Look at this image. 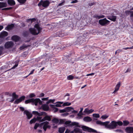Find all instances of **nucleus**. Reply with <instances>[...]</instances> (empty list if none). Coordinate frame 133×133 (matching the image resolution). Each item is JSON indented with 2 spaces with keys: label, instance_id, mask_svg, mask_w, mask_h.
I'll return each mask as SVG.
<instances>
[{
  "label": "nucleus",
  "instance_id": "nucleus-1",
  "mask_svg": "<svg viewBox=\"0 0 133 133\" xmlns=\"http://www.w3.org/2000/svg\"><path fill=\"white\" fill-rule=\"evenodd\" d=\"M110 122L108 121L103 122L100 121H97L96 122L97 124L104 126L105 128L110 129H115L117 127L116 122L112 121L109 124H108Z\"/></svg>",
  "mask_w": 133,
  "mask_h": 133
},
{
  "label": "nucleus",
  "instance_id": "nucleus-2",
  "mask_svg": "<svg viewBox=\"0 0 133 133\" xmlns=\"http://www.w3.org/2000/svg\"><path fill=\"white\" fill-rule=\"evenodd\" d=\"M41 29L38 24H36L34 28H30L29 29V31L32 34L37 35L40 32Z\"/></svg>",
  "mask_w": 133,
  "mask_h": 133
},
{
  "label": "nucleus",
  "instance_id": "nucleus-3",
  "mask_svg": "<svg viewBox=\"0 0 133 133\" xmlns=\"http://www.w3.org/2000/svg\"><path fill=\"white\" fill-rule=\"evenodd\" d=\"M30 102H32L36 106L37 105L38 103L39 105H42V102L41 101L39 98H36L34 99L33 98L29 99L26 100L25 103L27 104Z\"/></svg>",
  "mask_w": 133,
  "mask_h": 133
},
{
  "label": "nucleus",
  "instance_id": "nucleus-4",
  "mask_svg": "<svg viewBox=\"0 0 133 133\" xmlns=\"http://www.w3.org/2000/svg\"><path fill=\"white\" fill-rule=\"evenodd\" d=\"M50 3V2L48 0H41L40 2L38 4V5L39 6H42L43 7L46 8L49 6Z\"/></svg>",
  "mask_w": 133,
  "mask_h": 133
},
{
  "label": "nucleus",
  "instance_id": "nucleus-5",
  "mask_svg": "<svg viewBox=\"0 0 133 133\" xmlns=\"http://www.w3.org/2000/svg\"><path fill=\"white\" fill-rule=\"evenodd\" d=\"M37 118L38 120L39 121V122H43L45 121H50L51 120L50 117L48 115H46L43 118H42L41 116H37Z\"/></svg>",
  "mask_w": 133,
  "mask_h": 133
},
{
  "label": "nucleus",
  "instance_id": "nucleus-6",
  "mask_svg": "<svg viewBox=\"0 0 133 133\" xmlns=\"http://www.w3.org/2000/svg\"><path fill=\"white\" fill-rule=\"evenodd\" d=\"M110 22V21L107 19L106 18L101 19L99 21V23L102 26L107 25Z\"/></svg>",
  "mask_w": 133,
  "mask_h": 133
},
{
  "label": "nucleus",
  "instance_id": "nucleus-7",
  "mask_svg": "<svg viewBox=\"0 0 133 133\" xmlns=\"http://www.w3.org/2000/svg\"><path fill=\"white\" fill-rule=\"evenodd\" d=\"M64 124L68 125L69 126H73L76 125V127H80V126L78 125L79 123L76 122H71L70 121H67L65 122L64 123Z\"/></svg>",
  "mask_w": 133,
  "mask_h": 133
},
{
  "label": "nucleus",
  "instance_id": "nucleus-8",
  "mask_svg": "<svg viewBox=\"0 0 133 133\" xmlns=\"http://www.w3.org/2000/svg\"><path fill=\"white\" fill-rule=\"evenodd\" d=\"M83 130L85 131H87L90 132H95L96 131L91 128H89L85 126H83L82 127Z\"/></svg>",
  "mask_w": 133,
  "mask_h": 133
},
{
  "label": "nucleus",
  "instance_id": "nucleus-9",
  "mask_svg": "<svg viewBox=\"0 0 133 133\" xmlns=\"http://www.w3.org/2000/svg\"><path fill=\"white\" fill-rule=\"evenodd\" d=\"M14 45V43L12 41H9L6 43L5 44V48H12Z\"/></svg>",
  "mask_w": 133,
  "mask_h": 133
},
{
  "label": "nucleus",
  "instance_id": "nucleus-10",
  "mask_svg": "<svg viewBox=\"0 0 133 133\" xmlns=\"http://www.w3.org/2000/svg\"><path fill=\"white\" fill-rule=\"evenodd\" d=\"M24 114L26 115L27 116V118L28 119L31 118L32 116V114L27 110H25L24 111Z\"/></svg>",
  "mask_w": 133,
  "mask_h": 133
},
{
  "label": "nucleus",
  "instance_id": "nucleus-11",
  "mask_svg": "<svg viewBox=\"0 0 133 133\" xmlns=\"http://www.w3.org/2000/svg\"><path fill=\"white\" fill-rule=\"evenodd\" d=\"M43 128L45 131H46V129L48 128H50V126L48 125L49 123L47 121H45L43 122Z\"/></svg>",
  "mask_w": 133,
  "mask_h": 133
},
{
  "label": "nucleus",
  "instance_id": "nucleus-12",
  "mask_svg": "<svg viewBox=\"0 0 133 133\" xmlns=\"http://www.w3.org/2000/svg\"><path fill=\"white\" fill-rule=\"evenodd\" d=\"M32 113L35 115H38V116H41L44 115H46V113L44 112H41L40 113H39L37 111H32Z\"/></svg>",
  "mask_w": 133,
  "mask_h": 133
},
{
  "label": "nucleus",
  "instance_id": "nucleus-13",
  "mask_svg": "<svg viewBox=\"0 0 133 133\" xmlns=\"http://www.w3.org/2000/svg\"><path fill=\"white\" fill-rule=\"evenodd\" d=\"M125 131L127 133H133V127H128L125 129Z\"/></svg>",
  "mask_w": 133,
  "mask_h": 133
},
{
  "label": "nucleus",
  "instance_id": "nucleus-14",
  "mask_svg": "<svg viewBox=\"0 0 133 133\" xmlns=\"http://www.w3.org/2000/svg\"><path fill=\"white\" fill-rule=\"evenodd\" d=\"M25 98L24 96H22L20 98L16 99L14 102V103L15 104H17L21 102L22 101L24 100Z\"/></svg>",
  "mask_w": 133,
  "mask_h": 133
},
{
  "label": "nucleus",
  "instance_id": "nucleus-15",
  "mask_svg": "<svg viewBox=\"0 0 133 133\" xmlns=\"http://www.w3.org/2000/svg\"><path fill=\"white\" fill-rule=\"evenodd\" d=\"M8 33L5 31H3L1 33L0 35V37L3 38L8 36Z\"/></svg>",
  "mask_w": 133,
  "mask_h": 133
},
{
  "label": "nucleus",
  "instance_id": "nucleus-16",
  "mask_svg": "<svg viewBox=\"0 0 133 133\" xmlns=\"http://www.w3.org/2000/svg\"><path fill=\"white\" fill-rule=\"evenodd\" d=\"M42 107L44 111H46L48 110L49 107L48 104H43L42 105Z\"/></svg>",
  "mask_w": 133,
  "mask_h": 133
},
{
  "label": "nucleus",
  "instance_id": "nucleus-17",
  "mask_svg": "<svg viewBox=\"0 0 133 133\" xmlns=\"http://www.w3.org/2000/svg\"><path fill=\"white\" fill-rule=\"evenodd\" d=\"M83 120L85 122H88L91 121L92 119L91 118L89 117L86 116L83 118Z\"/></svg>",
  "mask_w": 133,
  "mask_h": 133
},
{
  "label": "nucleus",
  "instance_id": "nucleus-18",
  "mask_svg": "<svg viewBox=\"0 0 133 133\" xmlns=\"http://www.w3.org/2000/svg\"><path fill=\"white\" fill-rule=\"evenodd\" d=\"M120 82H119L116 85L115 88V90L113 92V93H115L116 92H117L120 86Z\"/></svg>",
  "mask_w": 133,
  "mask_h": 133
},
{
  "label": "nucleus",
  "instance_id": "nucleus-19",
  "mask_svg": "<svg viewBox=\"0 0 133 133\" xmlns=\"http://www.w3.org/2000/svg\"><path fill=\"white\" fill-rule=\"evenodd\" d=\"M107 17L108 19L114 22L116 21V17L115 16H108Z\"/></svg>",
  "mask_w": 133,
  "mask_h": 133
},
{
  "label": "nucleus",
  "instance_id": "nucleus-20",
  "mask_svg": "<svg viewBox=\"0 0 133 133\" xmlns=\"http://www.w3.org/2000/svg\"><path fill=\"white\" fill-rule=\"evenodd\" d=\"M8 3L10 6H13L15 4V2L14 0H8Z\"/></svg>",
  "mask_w": 133,
  "mask_h": 133
},
{
  "label": "nucleus",
  "instance_id": "nucleus-21",
  "mask_svg": "<svg viewBox=\"0 0 133 133\" xmlns=\"http://www.w3.org/2000/svg\"><path fill=\"white\" fill-rule=\"evenodd\" d=\"M14 27V25L13 24L8 25L5 28V29L7 30H10L12 29Z\"/></svg>",
  "mask_w": 133,
  "mask_h": 133
},
{
  "label": "nucleus",
  "instance_id": "nucleus-22",
  "mask_svg": "<svg viewBox=\"0 0 133 133\" xmlns=\"http://www.w3.org/2000/svg\"><path fill=\"white\" fill-rule=\"evenodd\" d=\"M19 38L18 36L16 35L13 36L11 37L12 39L15 42H17L19 40Z\"/></svg>",
  "mask_w": 133,
  "mask_h": 133
},
{
  "label": "nucleus",
  "instance_id": "nucleus-23",
  "mask_svg": "<svg viewBox=\"0 0 133 133\" xmlns=\"http://www.w3.org/2000/svg\"><path fill=\"white\" fill-rule=\"evenodd\" d=\"M50 106L52 108H53V110L54 112H57L58 111V108H56L55 105L52 104H50Z\"/></svg>",
  "mask_w": 133,
  "mask_h": 133
},
{
  "label": "nucleus",
  "instance_id": "nucleus-24",
  "mask_svg": "<svg viewBox=\"0 0 133 133\" xmlns=\"http://www.w3.org/2000/svg\"><path fill=\"white\" fill-rule=\"evenodd\" d=\"M70 94H69L67 93L66 95L64 96V99L65 101H69L70 100Z\"/></svg>",
  "mask_w": 133,
  "mask_h": 133
},
{
  "label": "nucleus",
  "instance_id": "nucleus-25",
  "mask_svg": "<svg viewBox=\"0 0 133 133\" xmlns=\"http://www.w3.org/2000/svg\"><path fill=\"white\" fill-rule=\"evenodd\" d=\"M65 130L64 127H60L59 128L58 132L60 133H63L64 132Z\"/></svg>",
  "mask_w": 133,
  "mask_h": 133
},
{
  "label": "nucleus",
  "instance_id": "nucleus-26",
  "mask_svg": "<svg viewBox=\"0 0 133 133\" xmlns=\"http://www.w3.org/2000/svg\"><path fill=\"white\" fill-rule=\"evenodd\" d=\"M7 6V4L5 3L0 2V8L6 7Z\"/></svg>",
  "mask_w": 133,
  "mask_h": 133
},
{
  "label": "nucleus",
  "instance_id": "nucleus-27",
  "mask_svg": "<svg viewBox=\"0 0 133 133\" xmlns=\"http://www.w3.org/2000/svg\"><path fill=\"white\" fill-rule=\"evenodd\" d=\"M36 121L39 122V121L37 119V117L36 118H34L33 119H31L30 121V124H32L33 123H35Z\"/></svg>",
  "mask_w": 133,
  "mask_h": 133
},
{
  "label": "nucleus",
  "instance_id": "nucleus-28",
  "mask_svg": "<svg viewBox=\"0 0 133 133\" xmlns=\"http://www.w3.org/2000/svg\"><path fill=\"white\" fill-rule=\"evenodd\" d=\"M63 103L62 102H57V104H56L55 107H60L61 106V105Z\"/></svg>",
  "mask_w": 133,
  "mask_h": 133
},
{
  "label": "nucleus",
  "instance_id": "nucleus-29",
  "mask_svg": "<svg viewBox=\"0 0 133 133\" xmlns=\"http://www.w3.org/2000/svg\"><path fill=\"white\" fill-rule=\"evenodd\" d=\"M73 131H74V132H75L76 133H78L80 132L81 131V130L79 128L75 127Z\"/></svg>",
  "mask_w": 133,
  "mask_h": 133
},
{
  "label": "nucleus",
  "instance_id": "nucleus-30",
  "mask_svg": "<svg viewBox=\"0 0 133 133\" xmlns=\"http://www.w3.org/2000/svg\"><path fill=\"white\" fill-rule=\"evenodd\" d=\"M52 121L53 122L56 124H58L59 122V120L58 119L56 118H54L52 120Z\"/></svg>",
  "mask_w": 133,
  "mask_h": 133
},
{
  "label": "nucleus",
  "instance_id": "nucleus-31",
  "mask_svg": "<svg viewBox=\"0 0 133 133\" xmlns=\"http://www.w3.org/2000/svg\"><path fill=\"white\" fill-rule=\"evenodd\" d=\"M105 16L103 15H101L99 16L98 15H95V17L97 19H100V18H103L105 17Z\"/></svg>",
  "mask_w": 133,
  "mask_h": 133
},
{
  "label": "nucleus",
  "instance_id": "nucleus-32",
  "mask_svg": "<svg viewBox=\"0 0 133 133\" xmlns=\"http://www.w3.org/2000/svg\"><path fill=\"white\" fill-rule=\"evenodd\" d=\"M66 111L69 112L71 111V110H73L74 108L71 107H68L65 108Z\"/></svg>",
  "mask_w": 133,
  "mask_h": 133
},
{
  "label": "nucleus",
  "instance_id": "nucleus-33",
  "mask_svg": "<svg viewBox=\"0 0 133 133\" xmlns=\"http://www.w3.org/2000/svg\"><path fill=\"white\" fill-rule=\"evenodd\" d=\"M28 46V45H26L25 44H23L22 46H21L20 48L19 49L20 50H22L25 48L27 47Z\"/></svg>",
  "mask_w": 133,
  "mask_h": 133
},
{
  "label": "nucleus",
  "instance_id": "nucleus-34",
  "mask_svg": "<svg viewBox=\"0 0 133 133\" xmlns=\"http://www.w3.org/2000/svg\"><path fill=\"white\" fill-rule=\"evenodd\" d=\"M74 78V76L71 75H69L67 77V79L68 80H72Z\"/></svg>",
  "mask_w": 133,
  "mask_h": 133
},
{
  "label": "nucleus",
  "instance_id": "nucleus-35",
  "mask_svg": "<svg viewBox=\"0 0 133 133\" xmlns=\"http://www.w3.org/2000/svg\"><path fill=\"white\" fill-rule=\"evenodd\" d=\"M71 103L69 102H65L63 103V105L64 106H70L71 105Z\"/></svg>",
  "mask_w": 133,
  "mask_h": 133
},
{
  "label": "nucleus",
  "instance_id": "nucleus-36",
  "mask_svg": "<svg viewBox=\"0 0 133 133\" xmlns=\"http://www.w3.org/2000/svg\"><path fill=\"white\" fill-rule=\"evenodd\" d=\"M65 3V1L64 0L62 1V2L58 4V6H62L64 5Z\"/></svg>",
  "mask_w": 133,
  "mask_h": 133
},
{
  "label": "nucleus",
  "instance_id": "nucleus-37",
  "mask_svg": "<svg viewBox=\"0 0 133 133\" xmlns=\"http://www.w3.org/2000/svg\"><path fill=\"white\" fill-rule=\"evenodd\" d=\"M123 124L124 126H127L129 124V122L127 121H123Z\"/></svg>",
  "mask_w": 133,
  "mask_h": 133
},
{
  "label": "nucleus",
  "instance_id": "nucleus-38",
  "mask_svg": "<svg viewBox=\"0 0 133 133\" xmlns=\"http://www.w3.org/2000/svg\"><path fill=\"white\" fill-rule=\"evenodd\" d=\"M12 97L13 98H15L16 99L18 97V95H16L15 92H14L12 94Z\"/></svg>",
  "mask_w": 133,
  "mask_h": 133
},
{
  "label": "nucleus",
  "instance_id": "nucleus-39",
  "mask_svg": "<svg viewBox=\"0 0 133 133\" xmlns=\"http://www.w3.org/2000/svg\"><path fill=\"white\" fill-rule=\"evenodd\" d=\"M55 101V99H50L46 103H47V104H48L49 103H51V102L52 103H53Z\"/></svg>",
  "mask_w": 133,
  "mask_h": 133
},
{
  "label": "nucleus",
  "instance_id": "nucleus-40",
  "mask_svg": "<svg viewBox=\"0 0 133 133\" xmlns=\"http://www.w3.org/2000/svg\"><path fill=\"white\" fill-rule=\"evenodd\" d=\"M116 125L117 126V125H118L120 126L122 125L123 124V123L121 121H119L117 122H116Z\"/></svg>",
  "mask_w": 133,
  "mask_h": 133
},
{
  "label": "nucleus",
  "instance_id": "nucleus-41",
  "mask_svg": "<svg viewBox=\"0 0 133 133\" xmlns=\"http://www.w3.org/2000/svg\"><path fill=\"white\" fill-rule=\"evenodd\" d=\"M65 133H74V131H70V130L68 129H67L65 132Z\"/></svg>",
  "mask_w": 133,
  "mask_h": 133
},
{
  "label": "nucleus",
  "instance_id": "nucleus-42",
  "mask_svg": "<svg viewBox=\"0 0 133 133\" xmlns=\"http://www.w3.org/2000/svg\"><path fill=\"white\" fill-rule=\"evenodd\" d=\"M95 118H99V114H94L92 115Z\"/></svg>",
  "mask_w": 133,
  "mask_h": 133
},
{
  "label": "nucleus",
  "instance_id": "nucleus-43",
  "mask_svg": "<svg viewBox=\"0 0 133 133\" xmlns=\"http://www.w3.org/2000/svg\"><path fill=\"white\" fill-rule=\"evenodd\" d=\"M17 1L19 2L21 4H24V3L26 0H17Z\"/></svg>",
  "mask_w": 133,
  "mask_h": 133
},
{
  "label": "nucleus",
  "instance_id": "nucleus-44",
  "mask_svg": "<svg viewBox=\"0 0 133 133\" xmlns=\"http://www.w3.org/2000/svg\"><path fill=\"white\" fill-rule=\"evenodd\" d=\"M109 117V116L107 115H102L101 118L103 119H105Z\"/></svg>",
  "mask_w": 133,
  "mask_h": 133
},
{
  "label": "nucleus",
  "instance_id": "nucleus-45",
  "mask_svg": "<svg viewBox=\"0 0 133 133\" xmlns=\"http://www.w3.org/2000/svg\"><path fill=\"white\" fill-rule=\"evenodd\" d=\"M15 63L16 64L12 68V69H14L17 66L18 63V62L17 61H16Z\"/></svg>",
  "mask_w": 133,
  "mask_h": 133
},
{
  "label": "nucleus",
  "instance_id": "nucleus-46",
  "mask_svg": "<svg viewBox=\"0 0 133 133\" xmlns=\"http://www.w3.org/2000/svg\"><path fill=\"white\" fill-rule=\"evenodd\" d=\"M39 123H36L34 126V128L35 129H36L38 127H39Z\"/></svg>",
  "mask_w": 133,
  "mask_h": 133
},
{
  "label": "nucleus",
  "instance_id": "nucleus-47",
  "mask_svg": "<svg viewBox=\"0 0 133 133\" xmlns=\"http://www.w3.org/2000/svg\"><path fill=\"white\" fill-rule=\"evenodd\" d=\"M65 112H66V110L65 108L63 109L60 110H59V112L60 113H63Z\"/></svg>",
  "mask_w": 133,
  "mask_h": 133
},
{
  "label": "nucleus",
  "instance_id": "nucleus-48",
  "mask_svg": "<svg viewBox=\"0 0 133 133\" xmlns=\"http://www.w3.org/2000/svg\"><path fill=\"white\" fill-rule=\"evenodd\" d=\"M131 11H129L127 10L125 11V13L128 15L129 14H130Z\"/></svg>",
  "mask_w": 133,
  "mask_h": 133
},
{
  "label": "nucleus",
  "instance_id": "nucleus-49",
  "mask_svg": "<svg viewBox=\"0 0 133 133\" xmlns=\"http://www.w3.org/2000/svg\"><path fill=\"white\" fill-rule=\"evenodd\" d=\"M89 110L88 108H86L84 111V112L88 114Z\"/></svg>",
  "mask_w": 133,
  "mask_h": 133
},
{
  "label": "nucleus",
  "instance_id": "nucleus-50",
  "mask_svg": "<svg viewBox=\"0 0 133 133\" xmlns=\"http://www.w3.org/2000/svg\"><path fill=\"white\" fill-rule=\"evenodd\" d=\"M69 115V113H64L62 114H61V116H63L65 117L66 116H67Z\"/></svg>",
  "mask_w": 133,
  "mask_h": 133
},
{
  "label": "nucleus",
  "instance_id": "nucleus-51",
  "mask_svg": "<svg viewBox=\"0 0 133 133\" xmlns=\"http://www.w3.org/2000/svg\"><path fill=\"white\" fill-rule=\"evenodd\" d=\"M35 96L34 94L33 93H31L30 94L29 97L30 98H32L34 97Z\"/></svg>",
  "mask_w": 133,
  "mask_h": 133
},
{
  "label": "nucleus",
  "instance_id": "nucleus-52",
  "mask_svg": "<svg viewBox=\"0 0 133 133\" xmlns=\"http://www.w3.org/2000/svg\"><path fill=\"white\" fill-rule=\"evenodd\" d=\"M133 48V46L130 47L123 48V49H124L126 50L128 49H132Z\"/></svg>",
  "mask_w": 133,
  "mask_h": 133
},
{
  "label": "nucleus",
  "instance_id": "nucleus-53",
  "mask_svg": "<svg viewBox=\"0 0 133 133\" xmlns=\"http://www.w3.org/2000/svg\"><path fill=\"white\" fill-rule=\"evenodd\" d=\"M115 131L117 132H118L120 133H123V131L121 129H117L115 130Z\"/></svg>",
  "mask_w": 133,
  "mask_h": 133
},
{
  "label": "nucleus",
  "instance_id": "nucleus-54",
  "mask_svg": "<svg viewBox=\"0 0 133 133\" xmlns=\"http://www.w3.org/2000/svg\"><path fill=\"white\" fill-rule=\"evenodd\" d=\"M94 111V110L91 109L90 110H89L88 114H90L92 112Z\"/></svg>",
  "mask_w": 133,
  "mask_h": 133
},
{
  "label": "nucleus",
  "instance_id": "nucleus-55",
  "mask_svg": "<svg viewBox=\"0 0 133 133\" xmlns=\"http://www.w3.org/2000/svg\"><path fill=\"white\" fill-rule=\"evenodd\" d=\"M49 97H47L46 98H42V100L43 101H47Z\"/></svg>",
  "mask_w": 133,
  "mask_h": 133
},
{
  "label": "nucleus",
  "instance_id": "nucleus-56",
  "mask_svg": "<svg viewBox=\"0 0 133 133\" xmlns=\"http://www.w3.org/2000/svg\"><path fill=\"white\" fill-rule=\"evenodd\" d=\"M34 71H35L34 69L32 70L30 72L29 74L28 75H31L33 74Z\"/></svg>",
  "mask_w": 133,
  "mask_h": 133
},
{
  "label": "nucleus",
  "instance_id": "nucleus-57",
  "mask_svg": "<svg viewBox=\"0 0 133 133\" xmlns=\"http://www.w3.org/2000/svg\"><path fill=\"white\" fill-rule=\"evenodd\" d=\"M78 2V1L77 0H75L72 1L71 2V3H76Z\"/></svg>",
  "mask_w": 133,
  "mask_h": 133
},
{
  "label": "nucleus",
  "instance_id": "nucleus-58",
  "mask_svg": "<svg viewBox=\"0 0 133 133\" xmlns=\"http://www.w3.org/2000/svg\"><path fill=\"white\" fill-rule=\"evenodd\" d=\"M31 21V23H32L33 22H34L36 21V19L35 18H32L31 19H30Z\"/></svg>",
  "mask_w": 133,
  "mask_h": 133
},
{
  "label": "nucleus",
  "instance_id": "nucleus-59",
  "mask_svg": "<svg viewBox=\"0 0 133 133\" xmlns=\"http://www.w3.org/2000/svg\"><path fill=\"white\" fill-rule=\"evenodd\" d=\"M12 7H9V8H3L2 9V10H7V9H12Z\"/></svg>",
  "mask_w": 133,
  "mask_h": 133
},
{
  "label": "nucleus",
  "instance_id": "nucleus-60",
  "mask_svg": "<svg viewBox=\"0 0 133 133\" xmlns=\"http://www.w3.org/2000/svg\"><path fill=\"white\" fill-rule=\"evenodd\" d=\"M39 127H40V128L42 127V126L43 125V122H42L40 124L39 123Z\"/></svg>",
  "mask_w": 133,
  "mask_h": 133
},
{
  "label": "nucleus",
  "instance_id": "nucleus-61",
  "mask_svg": "<svg viewBox=\"0 0 133 133\" xmlns=\"http://www.w3.org/2000/svg\"><path fill=\"white\" fill-rule=\"evenodd\" d=\"M94 73H91V74H87L86 76H90V75L91 76L93 75H94Z\"/></svg>",
  "mask_w": 133,
  "mask_h": 133
},
{
  "label": "nucleus",
  "instance_id": "nucleus-62",
  "mask_svg": "<svg viewBox=\"0 0 133 133\" xmlns=\"http://www.w3.org/2000/svg\"><path fill=\"white\" fill-rule=\"evenodd\" d=\"M130 15V17H133V11H131Z\"/></svg>",
  "mask_w": 133,
  "mask_h": 133
},
{
  "label": "nucleus",
  "instance_id": "nucleus-63",
  "mask_svg": "<svg viewBox=\"0 0 133 133\" xmlns=\"http://www.w3.org/2000/svg\"><path fill=\"white\" fill-rule=\"evenodd\" d=\"M16 99L15 98H13L12 97V98L11 100L10 101V102H12L14 101Z\"/></svg>",
  "mask_w": 133,
  "mask_h": 133
},
{
  "label": "nucleus",
  "instance_id": "nucleus-64",
  "mask_svg": "<svg viewBox=\"0 0 133 133\" xmlns=\"http://www.w3.org/2000/svg\"><path fill=\"white\" fill-rule=\"evenodd\" d=\"M19 108L20 110L22 111H24V108L23 107H21Z\"/></svg>",
  "mask_w": 133,
  "mask_h": 133
}]
</instances>
